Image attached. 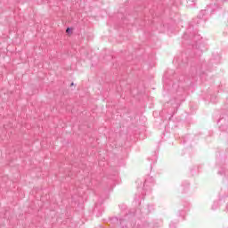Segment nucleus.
<instances>
[{"label":"nucleus","mask_w":228,"mask_h":228,"mask_svg":"<svg viewBox=\"0 0 228 228\" xmlns=\"http://www.w3.org/2000/svg\"><path fill=\"white\" fill-rule=\"evenodd\" d=\"M213 6L214 8H218V4H211L205 10H202L199 14V18L204 19V15H206V13H213V12H215V9H212Z\"/></svg>","instance_id":"nucleus-1"},{"label":"nucleus","mask_w":228,"mask_h":228,"mask_svg":"<svg viewBox=\"0 0 228 228\" xmlns=\"http://www.w3.org/2000/svg\"><path fill=\"white\" fill-rule=\"evenodd\" d=\"M216 208H218V202L216 201L212 206V209H216Z\"/></svg>","instance_id":"nucleus-2"},{"label":"nucleus","mask_w":228,"mask_h":228,"mask_svg":"<svg viewBox=\"0 0 228 228\" xmlns=\"http://www.w3.org/2000/svg\"><path fill=\"white\" fill-rule=\"evenodd\" d=\"M145 186H149V180H145L144 184H143V188H145Z\"/></svg>","instance_id":"nucleus-3"},{"label":"nucleus","mask_w":228,"mask_h":228,"mask_svg":"<svg viewBox=\"0 0 228 228\" xmlns=\"http://www.w3.org/2000/svg\"><path fill=\"white\" fill-rule=\"evenodd\" d=\"M71 31H72V29H71L70 28H68L66 29V33H71Z\"/></svg>","instance_id":"nucleus-4"},{"label":"nucleus","mask_w":228,"mask_h":228,"mask_svg":"<svg viewBox=\"0 0 228 228\" xmlns=\"http://www.w3.org/2000/svg\"><path fill=\"white\" fill-rule=\"evenodd\" d=\"M119 224L122 225L124 224V219H119Z\"/></svg>","instance_id":"nucleus-5"},{"label":"nucleus","mask_w":228,"mask_h":228,"mask_svg":"<svg viewBox=\"0 0 228 228\" xmlns=\"http://www.w3.org/2000/svg\"><path fill=\"white\" fill-rule=\"evenodd\" d=\"M169 227H170V228H175V227L174 226V223H171V224H169Z\"/></svg>","instance_id":"nucleus-6"},{"label":"nucleus","mask_w":228,"mask_h":228,"mask_svg":"<svg viewBox=\"0 0 228 228\" xmlns=\"http://www.w3.org/2000/svg\"><path fill=\"white\" fill-rule=\"evenodd\" d=\"M224 1H228V0H217V3L224 2Z\"/></svg>","instance_id":"nucleus-7"},{"label":"nucleus","mask_w":228,"mask_h":228,"mask_svg":"<svg viewBox=\"0 0 228 228\" xmlns=\"http://www.w3.org/2000/svg\"><path fill=\"white\" fill-rule=\"evenodd\" d=\"M74 86V83H71V86Z\"/></svg>","instance_id":"nucleus-8"}]
</instances>
